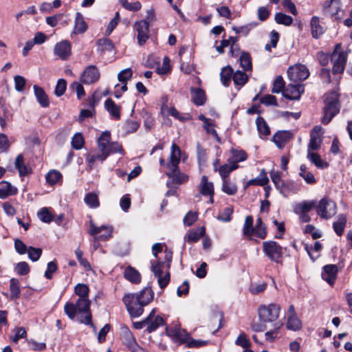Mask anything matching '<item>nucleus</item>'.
I'll list each match as a JSON object with an SVG mask.
<instances>
[{
    "instance_id": "obj_26",
    "label": "nucleus",
    "mask_w": 352,
    "mask_h": 352,
    "mask_svg": "<svg viewBox=\"0 0 352 352\" xmlns=\"http://www.w3.org/2000/svg\"><path fill=\"white\" fill-rule=\"evenodd\" d=\"M317 202L314 200L303 201L300 203L296 204L294 208L295 212H305L308 213L313 208L316 209Z\"/></svg>"
},
{
    "instance_id": "obj_27",
    "label": "nucleus",
    "mask_w": 352,
    "mask_h": 352,
    "mask_svg": "<svg viewBox=\"0 0 352 352\" xmlns=\"http://www.w3.org/2000/svg\"><path fill=\"white\" fill-rule=\"evenodd\" d=\"M166 175L172 178L173 182L177 184H182L186 182L188 180V176L183 173H181L178 168L175 170L172 169L166 173Z\"/></svg>"
},
{
    "instance_id": "obj_63",
    "label": "nucleus",
    "mask_w": 352,
    "mask_h": 352,
    "mask_svg": "<svg viewBox=\"0 0 352 352\" xmlns=\"http://www.w3.org/2000/svg\"><path fill=\"white\" fill-rule=\"evenodd\" d=\"M14 80L15 89L19 92L23 91L26 84V80L25 78L17 75L14 76Z\"/></svg>"
},
{
    "instance_id": "obj_17",
    "label": "nucleus",
    "mask_w": 352,
    "mask_h": 352,
    "mask_svg": "<svg viewBox=\"0 0 352 352\" xmlns=\"http://www.w3.org/2000/svg\"><path fill=\"white\" fill-rule=\"evenodd\" d=\"M304 92V86L301 84H289L283 91V96L289 100H299Z\"/></svg>"
},
{
    "instance_id": "obj_33",
    "label": "nucleus",
    "mask_w": 352,
    "mask_h": 352,
    "mask_svg": "<svg viewBox=\"0 0 352 352\" xmlns=\"http://www.w3.org/2000/svg\"><path fill=\"white\" fill-rule=\"evenodd\" d=\"M10 298L12 300H16L20 297L21 288L19 280L16 278H12L10 281Z\"/></svg>"
},
{
    "instance_id": "obj_31",
    "label": "nucleus",
    "mask_w": 352,
    "mask_h": 352,
    "mask_svg": "<svg viewBox=\"0 0 352 352\" xmlns=\"http://www.w3.org/2000/svg\"><path fill=\"white\" fill-rule=\"evenodd\" d=\"M124 276L132 283L138 284L141 281L140 274L138 270L132 267H128L125 269Z\"/></svg>"
},
{
    "instance_id": "obj_10",
    "label": "nucleus",
    "mask_w": 352,
    "mask_h": 352,
    "mask_svg": "<svg viewBox=\"0 0 352 352\" xmlns=\"http://www.w3.org/2000/svg\"><path fill=\"white\" fill-rule=\"evenodd\" d=\"M287 75L293 82L302 81L309 76V72L305 65L297 64L288 68Z\"/></svg>"
},
{
    "instance_id": "obj_45",
    "label": "nucleus",
    "mask_w": 352,
    "mask_h": 352,
    "mask_svg": "<svg viewBox=\"0 0 352 352\" xmlns=\"http://www.w3.org/2000/svg\"><path fill=\"white\" fill-rule=\"evenodd\" d=\"M301 327V322L296 315H289L287 328L289 330L297 331Z\"/></svg>"
},
{
    "instance_id": "obj_4",
    "label": "nucleus",
    "mask_w": 352,
    "mask_h": 352,
    "mask_svg": "<svg viewBox=\"0 0 352 352\" xmlns=\"http://www.w3.org/2000/svg\"><path fill=\"white\" fill-rule=\"evenodd\" d=\"M338 94L332 91L325 99V107H324V116L322 122L324 124L329 123L332 118L339 112L340 105L338 101Z\"/></svg>"
},
{
    "instance_id": "obj_24",
    "label": "nucleus",
    "mask_w": 352,
    "mask_h": 352,
    "mask_svg": "<svg viewBox=\"0 0 352 352\" xmlns=\"http://www.w3.org/2000/svg\"><path fill=\"white\" fill-rule=\"evenodd\" d=\"M311 34L315 38H319L325 31V27L322 25L318 16H313L310 23Z\"/></svg>"
},
{
    "instance_id": "obj_21",
    "label": "nucleus",
    "mask_w": 352,
    "mask_h": 352,
    "mask_svg": "<svg viewBox=\"0 0 352 352\" xmlns=\"http://www.w3.org/2000/svg\"><path fill=\"white\" fill-rule=\"evenodd\" d=\"M337 272L338 267L336 265H327L323 267L322 277L329 285H332L336 278Z\"/></svg>"
},
{
    "instance_id": "obj_16",
    "label": "nucleus",
    "mask_w": 352,
    "mask_h": 352,
    "mask_svg": "<svg viewBox=\"0 0 352 352\" xmlns=\"http://www.w3.org/2000/svg\"><path fill=\"white\" fill-rule=\"evenodd\" d=\"M54 54L63 60H67L72 54L70 43L68 41L57 43L54 47Z\"/></svg>"
},
{
    "instance_id": "obj_14",
    "label": "nucleus",
    "mask_w": 352,
    "mask_h": 352,
    "mask_svg": "<svg viewBox=\"0 0 352 352\" xmlns=\"http://www.w3.org/2000/svg\"><path fill=\"white\" fill-rule=\"evenodd\" d=\"M123 342L131 352H144L143 349L140 347L131 333L127 328L122 329Z\"/></svg>"
},
{
    "instance_id": "obj_42",
    "label": "nucleus",
    "mask_w": 352,
    "mask_h": 352,
    "mask_svg": "<svg viewBox=\"0 0 352 352\" xmlns=\"http://www.w3.org/2000/svg\"><path fill=\"white\" fill-rule=\"evenodd\" d=\"M62 174L56 170H51L46 175L47 182L50 185H54L62 179Z\"/></svg>"
},
{
    "instance_id": "obj_15",
    "label": "nucleus",
    "mask_w": 352,
    "mask_h": 352,
    "mask_svg": "<svg viewBox=\"0 0 352 352\" xmlns=\"http://www.w3.org/2000/svg\"><path fill=\"white\" fill-rule=\"evenodd\" d=\"M100 78V72L95 65L87 67L80 76L82 83L91 85L97 82Z\"/></svg>"
},
{
    "instance_id": "obj_41",
    "label": "nucleus",
    "mask_w": 352,
    "mask_h": 352,
    "mask_svg": "<svg viewBox=\"0 0 352 352\" xmlns=\"http://www.w3.org/2000/svg\"><path fill=\"white\" fill-rule=\"evenodd\" d=\"M299 175L304 179L308 184H313L316 182V180L312 173L309 171L305 164L300 166Z\"/></svg>"
},
{
    "instance_id": "obj_60",
    "label": "nucleus",
    "mask_w": 352,
    "mask_h": 352,
    "mask_svg": "<svg viewBox=\"0 0 352 352\" xmlns=\"http://www.w3.org/2000/svg\"><path fill=\"white\" fill-rule=\"evenodd\" d=\"M256 25V23H248L245 25L233 28V30L235 31L236 34H241L243 36H247L251 30L255 28Z\"/></svg>"
},
{
    "instance_id": "obj_23",
    "label": "nucleus",
    "mask_w": 352,
    "mask_h": 352,
    "mask_svg": "<svg viewBox=\"0 0 352 352\" xmlns=\"http://www.w3.org/2000/svg\"><path fill=\"white\" fill-rule=\"evenodd\" d=\"M102 133H108L109 139L108 141L104 143L105 150L107 151V156H109L111 153H119L122 155L124 153V149L122 147V145L120 144L117 142H110L111 140V133L109 131H104Z\"/></svg>"
},
{
    "instance_id": "obj_64",
    "label": "nucleus",
    "mask_w": 352,
    "mask_h": 352,
    "mask_svg": "<svg viewBox=\"0 0 352 352\" xmlns=\"http://www.w3.org/2000/svg\"><path fill=\"white\" fill-rule=\"evenodd\" d=\"M67 88V82L64 79H59L57 82L56 88H55V95L56 96H61L64 94Z\"/></svg>"
},
{
    "instance_id": "obj_61",
    "label": "nucleus",
    "mask_w": 352,
    "mask_h": 352,
    "mask_svg": "<svg viewBox=\"0 0 352 352\" xmlns=\"http://www.w3.org/2000/svg\"><path fill=\"white\" fill-rule=\"evenodd\" d=\"M133 76V71L131 68L122 70L118 75V80L121 82H126Z\"/></svg>"
},
{
    "instance_id": "obj_48",
    "label": "nucleus",
    "mask_w": 352,
    "mask_h": 352,
    "mask_svg": "<svg viewBox=\"0 0 352 352\" xmlns=\"http://www.w3.org/2000/svg\"><path fill=\"white\" fill-rule=\"evenodd\" d=\"M233 81L236 85L243 86L248 80V75L241 71H236L233 74Z\"/></svg>"
},
{
    "instance_id": "obj_50",
    "label": "nucleus",
    "mask_w": 352,
    "mask_h": 352,
    "mask_svg": "<svg viewBox=\"0 0 352 352\" xmlns=\"http://www.w3.org/2000/svg\"><path fill=\"white\" fill-rule=\"evenodd\" d=\"M254 234L262 239L267 236L266 228L261 218H258L256 220V226L254 228Z\"/></svg>"
},
{
    "instance_id": "obj_30",
    "label": "nucleus",
    "mask_w": 352,
    "mask_h": 352,
    "mask_svg": "<svg viewBox=\"0 0 352 352\" xmlns=\"http://www.w3.org/2000/svg\"><path fill=\"white\" fill-rule=\"evenodd\" d=\"M104 106L112 117L117 120L120 118V107L117 105L112 99L108 98L104 102Z\"/></svg>"
},
{
    "instance_id": "obj_36",
    "label": "nucleus",
    "mask_w": 352,
    "mask_h": 352,
    "mask_svg": "<svg viewBox=\"0 0 352 352\" xmlns=\"http://www.w3.org/2000/svg\"><path fill=\"white\" fill-rule=\"evenodd\" d=\"M15 167L18 169L21 177L26 176L30 173V170L24 164L23 157L21 154L16 157Z\"/></svg>"
},
{
    "instance_id": "obj_7",
    "label": "nucleus",
    "mask_w": 352,
    "mask_h": 352,
    "mask_svg": "<svg viewBox=\"0 0 352 352\" xmlns=\"http://www.w3.org/2000/svg\"><path fill=\"white\" fill-rule=\"evenodd\" d=\"M263 252L272 261L281 263L283 255V248L274 241H266L263 243Z\"/></svg>"
},
{
    "instance_id": "obj_43",
    "label": "nucleus",
    "mask_w": 352,
    "mask_h": 352,
    "mask_svg": "<svg viewBox=\"0 0 352 352\" xmlns=\"http://www.w3.org/2000/svg\"><path fill=\"white\" fill-rule=\"evenodd\" d=\"M74 293L78 298H89V288L86 284L78 283L74 287Z\"/></svg>"
},
{
    "instance_id": "obj_57",
    "label": "nucleus",
    "mask_w": 352,
    "mask_h": 352,
    "mask_svg": "<svg viewBox=\"0 0 352 352\" xmlns=\"http://www.w3.org/2000/svg\"><path fill=\"white\" fill-rule=\"evenodd\" d=\"M284 86L285 82L283 77L281 76H278L275 78L274 81L272 92L274 94H278L284 90Z\"/></svg>"
},
{
    "instance_id": "obj_20",
    "label": "nucleus",
    "mask_w": 352,
    "mask_h": 352,
    "mask_svg": "<svg viewBox=\"0 0 352 352\" xmlns=\"http://www.w3.org/2000/svg\"><path fill=\"white\" fill-rule=\"evenodd\" d=\"M292 138L293 133L292 132L289 131H282L274 135L273 141L279 148H282Z\"/></svg>"
},
{
    "instance_id": "obj_8",
    "label": "nucleus",
    "mask_w": 352,
    "mask_h": 352,
    "mask_svg": "<svg viewBox=\"0 0 352 352\" xmlns=\"http://www.w3.org/2000/svg\"><path fill=\"white\" fill-rule=\"evenodd\" d=\"M347 53L342 51L341 45L337 44L334 51L331 55V60L333 62V73H342L344 72L346 63Z\"/></svg>"
},
{
    "instance_id": "obj_47",
    "label": "nucleus",
    "mask_w": 352,
    "mask_h": 352,
    "mask_svg": "<svg viewBox=\"0 0 352 352\" xmlns=\"http://www.w3.org/2000/svg\"><path fill=\"white\" fill-rule=\"evenodd\" d=\"M283 322H277L273 324L274 329L265 333V336L267 340L273 342L278 336V332L283 326Z\"/></svg>"
},
{
    "instance_id": "obj_53",
    "label": "nucleus",
    "mask_w": 352,
    "mask_h": 352,
    "mask_svg": "<svg viewBox=\"0 0 352 352\" xmlns=\"http://www.w3.org/2000/svg\"><path fill=\"white\" fill-rule=\"evenodd\" d=\"M84 201L90 208H97L100 205L98 196L94 193H87L85 197Z\"/></svg>"
},
{
    "instance_id": "obj_9",
    "label": "nucleus",
    "mask_w": 352,
    "mask_h": 352,
    "mask_svg": "<svg viewBox=\"0 0 352 352\" xmlns=\"http://www.w3.org/2000/svg\"><path fill=\"white\" fill-rule=\"evenodd\" d=\"M151 270L157 277V281L161 289L165 288L170 282L169 270L166 267L164 262H157L152 265Z\"/></svg>"
},
{
    "instance_id": "obj_2",
    "label": "nucleus",
    "mask_w": 352,
    "mask_h": 352,
    "mask_svg": "<svg viewBox=\"0 0 352 352\" xmlns=\"http://www.w3.org/2000/svg\"><path fill=\"white\" fill-rule=\"evenodd\" d=\"M91 300L89 298H78L76 303L67 302L64 306V311L68 318L74 320L76 314L78 320L82 324H91L92 315L90 310Z\"/></svg>"
},
{
    "instance_id": "obj_1",
    "label": "nucleus",
    "mask_w": 352,
    "mask_h": 352,
    "mask_svg": "<svg viewBox=\"0 0 352 352\" xmlns=\"http://www.w3.org/2000/svg\"><path fill=\"white\" fill-rule=\"evenodd\" d=\"M153 298V292L151 288L146 287L138 294H128L123 298V302L133 318L140 316L144 306L150 303Z\"/></svg>"
},
{
    "instance_id": "obj_29",
    "label": "nucleus",
    "mask_w": 352,
    "mask_h": 352,
    "mask_svg": "<svg viewBox=\"0 0 352 352\" xmlns=\"http://www.w3.org/2000/svg\"><path fill=\"white\" fill-rule=\"evenodd\" d=\"M346 224V217L344 214H340L336 220L333 223V228L338 236H341Z\"/></svg>"
},
{
    "instance_id": "obj_3",
    "label": "nucleus",
    "mask_w": 352,
    "mask_h": 352,
    "mask_svg": "<svg viewBox=\"0 0 352 352\" xmlns=\"http://www.w3.org/2000/svg\"><path fill=\"white\" fill-rule=\"evenodd\" d=\"M108 133H101L97 141L98 151H91L87 154L86 160L90 169L93 168L96 162L98 161L102 163L107 158V151L105 150L104 143L108 141Z\"/></svg>"
},
{
    "instance_id": "obj_37",
    "label": "nucleus",
    "mask_w": 352,
    "mask_h": 352,
    "mask_svg": "<svg viewBox=\"0 0 352 352\" xmlns=\"http://www.w3.org/2000/svg\"><path fill=\"white\" fill-rule=\"evenodd\" d=\"M232 157L228 160V162L238 165L240 162L245 161L247 159V153L243 150H232Z\"/></svg>"
},
{
    "instance_id": "obj_12",
    "label": "nucleus",
    "mask_w": 352,
    "mask_h": 352,
    "mask_svg": "<svg viewBox=\"0 0 352 352\" xmlns=\"http://www.w3.org/2000/svg\"><path fill=\"white\" fill-rule=\"evenodd\" d=\"M89 233L91 236L100 234L98 240L106 241L112 236V227L104 225L98 227L91 221Z\"/></svg>"
},
{
    "instance_id": "obj_35",
    "label": "nucleus",
    "mask_w": 352,
    "mask_h": 352,
    "mask_svg": "<svg viewBox=\"0 0 352 352\" xmlns=\"http://www.w3.org/2000/svg\"><path fill=\"white\" fill-rule=\"evenodd\" d=\"M233 69L230 66H226L222 68L220 73V78L222 84L228 87L230 85L231 78L233 77Z\"/></svg>"
},
{
    "instance_id": "obj_49",
    "label": "nucleus",
    "mask_w": 352,
    "mask_h": 352,
    "mask_svg": "<svg viewBox=\"0 0 352 352\" xmlns=\"http://www.w3.org/2000/svg\"><path fill=\"white\" fill-rule=\"evenodd\" d=\"M205 234V228L201 227L197 230H191L188 234V242H197Z\"/></svg>"
},
{
    "instance_id": "obj_6",
    "label": "nucleus",
    "mask_w": 352,
    "mask_h": 352,
    "mask_svg": "<svg viewBox=\"0 0 352 352\" xmlns=\"http://www.w3.org/2000/svg\"><path fill=\"white\" fill-rule=\"evenodd\" d=\"M337 212V205L335 201L327 197L322 198L316 206V213L322 219H331Z\"/></svg>"
},
{
    "instance_id": "obj_28",
    "label": "nucleus",
    "mask_w": 352,
    "mask_h": 352,
    "mask_svg": "<svg viewBox=\"0 0 352 352\" xmlns=\"http://www.w3.org/2000/svg\"><path fill=\"white\" fill-rule=\"evenodd\" d=\"M34 95L38 102L43 107H47L50 104L49 98L44 89L37 85H34Z\"/></svg>"
},
{
    "instance_id": "obj_5",
    "label": "nucleus",
    "mask_w": 352,
    "mask_h": 352,
    "mask_svg": "<svg viewBox=\"0 0 352 352\" xmlns=\"http://www.w3.org/2000/svg\"><path fill=\"white\" fill-rule=\"evenodd\" d=\"M280 307L276 303L263 305L258 307V318L264 323H275L279 317Z\"/></svg>"
},
{
    "instance_id": "obj_52",
    "label": "nucleus",
    "mask_w": 352,
    "mask_h": 352,
    "mask_svg": "<svg viewBox=\"0 0 352 352\" xmlns=\"http://www.w3.org/2000/svg\"><path fill=\"white\" fill-rule=\"evenodd\" d=\"M274 20L277 23L287 26L290 25L293 22V19L292 16L282 12L276 13L275 14Z\"/></svg>"
},
{
    "instance_id": "obj_51",
    "label": "nucleus",
    "mask_w": 352,
    "mask_h": 352,
    "mask_svg": "<svg viewBox=\"0 0 352 352\" xmlns=\"http://www.w3.org/2000/svg\"><path fill=\"white\" fill-rule=\"evenodd\" d=\"M222 190L223 192L232 195L237 192V186L228 179L223 180Z\"/></svg>"
},
{
    "instance_id": "obj_54",
    "label": "nucleus",
    "mask_w": 352,
    "mask_h": 352,
    "mask_svg": "<svg viewBox=\"0 0 352 352\" xmlns=\"http://www.w3.org/2000/svg\"><path fill=\"white\" fill-rule=\"evenodd\" d=\"M98 50L103 51H111L113 48L112 42L108 38H100L97 41Z\"/></svg>"
},
{
    "instance_id": "obj_34",
    "label": "nucleus",
    "mask_w": 352,
    "mask_h": 352,
    "mask_svg": "<svg viewBox=\"0 0 352 352\" xmlns=\"http://www.w3.org/2000/svg\"><path fill=\"white\" fill-rule=\"evenodd\" d=\"M87 29V23H85L83 16L77 12L75 18L74 32L76 34H82Z\"/></svg>"
},
{
    "instance_id": "obj_18",
    "label": "nucleus",
    "mask_w": 352,
    "mask_h": 352,
    "mask_svg": "<svg viewBox=\"0 0 352 352\" xmlns=\"http://www.w3.org/2000/svg\"><path fill=\"white\" fill-rule=\"evenodd\" d=\"M164 319L160 316H156L153 310L144 320V326L148 333L155 331L159 327L163 325Z\"/></svg>"
},
{
    "instance_id": "obj_38",
    "label": "nucleus",
    "mask_w": 352,
    "mask_h": 352,
    "mask_svg": "<svg viewBox=\"0 0 352 352\" xmlns=\"http://www.w3.org/2000/svg\"><path fill=\"white\" fill-rule=\"evenodd\" d=\"M239 166L232 164L231 162H228V164H225L222 166H221L219 168V173L221 175L222 180L227 179L230 173L234 170L238 168Z\"/></svg>"
},
{
    "instance_id": "obj_58",
    "label": "nucleus",
    "mask_w": 352,
    "mask_h": 352,
    "mask_svg": "<svg viewBox=\"0 0 352 352\" xmlns=\"http://www.w3.org/2000/svg\"><path fill=\"white\" fill-rule=\"evenodd\" d=\"M89 104L92 107V110L91 109H83L80 111V114L79 116V120L80 121L84 120L85 118H89L92 116L93 111H94V105L95 101L94 97L89 99Z\"/></svg>"
},
{
    "instance_id": "obj_13",
    "label": "nucleus",
    "mask_w": 352,
    "mask_h": 352,
    "mask_svg": "<svg viewBox=\"0 0 352 352\" xmlns=\"http://www.w3.org/2000/svg\"><path fill=\"white\" fill-rule=\"evenodd\" d=\"M150 24L147 20H141L134 24V28L138 32V42L140 45H144L148 38Z\"/></svg>"
},
{
    "instance_id": "obj_46",
    "label": "nucleus",
    "mask_w": 352,
    "mask_h": 352,
    "mask_svg": "<svg viewBox=\"0 0 352 352\" xmlns=\"http://www.w3.org/2000/svg\"><path fill=\"white\" fill-rule=\"evenodd\" d=\"M253 217L252 216H247L245 219L243 232V234L248 236H251L254 234V228L253 227Z\"/></svg>"
},
{
    "instance_id": "obj_39",
    "label": "nucleus",
    "mask_w": 352,
    "mask_h": 352,
    "mask_svg": "<svg viewBox=\"0 0 352 352\" xmlns=\"http://www.w3.org/2000/svg\"><path fill=\"white\" fill-rule=\"evenodd\" d=\"M307 158L318 168H324L328 166V164L324 162L318 153L308 151Z\"/></svg>"
},
{
    "instance_id": "obj_62",
    "label": "nucleus",
    "mask_w": 352,
    "mask_h": 352,
    "mask_svg": "<svg viewBox=\"0 0 352 352\" xmlns=\"http://www.w3.org/2000/svg\"><path fill=\"white\" fill-rule=\"evenodd\" d=\"M232 213L233 208L232 207L225 208L219 214L218 219L222 221L228 222L231 220V216Z\"/></svg>"
},
{
    "instance_id": "obj_40",
    "label": "nucleus",
    "mask_w": 352,
    "mask_h": 352,
    "mask_svg": "<svg viewBox=\"0 0 352 352\" xmlns=\"http://www.w3.org/2000/svg\"><path fill=\"white\" fill-rule=\"evenodd\" d=\"M240 65L245 70H252V58L250 53L242 52L239 58Z\"/></svg>"
},
{
    "instance_id": "obj_44",
    "label": "nucleus",
    "mask_w": 352,
    "mask_h": 352,
    "mask_svg": "<svg viewBox=\"0 0 352 352\" xmlns=\"http://www.w3.org/2000/svg\"><path fill=\"white\" fill-rule=\"evenodd\" d=\"M256 124L257 126V129L260 133V135L263 136H267L270 135V127L267 124L266 122L262 117H258L256 120Z\"/></svg>"
},
{
    "instance_id": "obj_56",
    "label": "nucleus",
    "mask_w": 352,
    "mask_h": 352,
    "mask_svg": "<svg viewBox=\"0 0 352 352\" xmlns=\"http://www.w3.org/2000/svg\"><path fill=\"white\" fill-rule=\"evenodd\" d=\"M26 252L28 254L29 258L31 261L35 262L40 258L42 254V249L39 248H36L30 246L28 248Z\"/></svg>"
},
{
    "instance_id": "obj_32",
    "label": "nucleus",
    "mask_w": 352,
    "mask_h": 352,
    "mask_svg": "<svg viewBox=\"0 0 352 352\" xmlns=\"http://www.w3.org/2000/svg\"><path fill=\"white\" fill-rule=\"evenodd\" d=\"M16 189L13 188L10 183L1 181L0 182V198L6 199V197L16 193Z\"/></svg>"
},
{
    "instance_id": "obj_22",
    "label": "nucleus",
    "mask_w": 352,
    "mask_h": 352,
    "mask_svg": "<svg viewBox=\"0 0 352 352\" xmlns=\"http://www.w3.org/2000/svg\"><path fill=\"white\" fill-rule=\"evenodd\" d=\"M199 192L201 195L208 197L214 194L213 183L208 181V177L203 175L200 184L198 186Z\"/></svg>"
},
{
    "instance_id": "obj_11",
    "label": "nucleus",
    "mask_w": 352,
    "mask_h": 352,
    "mask_svg": "<svg viewBox=\"0 0 352 352\" xmlns=\"http://www.w3.org/2000/svg\"><path fill=\"white\" fill-rule=\"evenodd\" d=\"M166 333L168 336L177 343L182 344L186 342L188 338V335L185 329H182L180 324H175L174 326L166 327Z\"/></svg>"
},
{
    "instance_id": "obj_25",
    "label": "nucleus",
    "mask_w": 352,
    "mask_h": 352,
    "mask_svg": "<svg viewBox=\"0 0 352 352\" xmlns=\"http://www.w3.org/2000/svg\"><path fill=\"white\" fill-rule=\"evenodd\" d=\"M190 94L192 101L197 106L203 105L206 100L205 92L199 88H191Z\"/></svg>"
},
{
    "instance_id": "obj_19",
    "label": "nucleus",
    "mask_w": 352,
    "mask_h": 352,
    "mask_svg": "<svg viewBox=\"0 0 352 352\" xmlns=\"http://www.w3.org/2000/svg\"><path fill=\"white\" fill-rule=\"evenodd\" d=\"M181 150L179 147L175 143L172 144L170 155L169 162L167 164L168 170H172L178 168V164L180 162Z\"/></svg>"
},
{
    "instance_id": "obj_55",
    "label": "nucleus",
    "mask_w": 352,
    "mask_h": 352,
    "mask_svg": "<svg viewBox=\"0 0 352 352\" xmlns=\"http://www.w3.org/2000/svg\"><path fill=\"white\" fill-rule=\"evenodd\" d=\"M72 146L76 150L82 148L85 141L82 135L80 133H76L72 138Z\"/></svg>"
},
{
    "instance_id": "obj_59",
    "label": "nucleus",
    "mask_w": 352,
    "mask_h": 352,
    "mask_svg": "<svg viewBox=\"0 0 352 352\" xmlns=\"http://www.w3.org/2000/svg\"><path fill=\"white\" fill-rule=\"evenodd\" d=\"M38 218L45 223H50L52 221V214L47 208H43L38 212Z\"/></svg>"
}]
</instances>
